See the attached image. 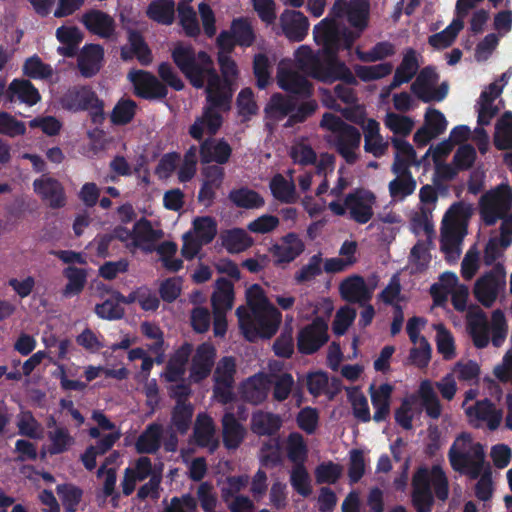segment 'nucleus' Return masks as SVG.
I'll list each match as a JSON object with an SVG mask.
<instances>
[{
	"instance_id": "nucleus-38",
	"label": "nucleus",
	"mask_w": 512,
	"mask_h": 512,
	"mask_svg": "<svg viewBox=\"0 0 512 512\" xmlns=\"http://www.w3.org/2000/svg\"><path fill=\"white\" fill-rule=\"evenodd\" d=\"M149 19L163 25H171L175 17V2L173 0H153L147 7Z\"/></svg>"
},
{
	"instance_id": "nucleus-41",
	"label": "nucleus",
	"mask_w": 512,
	"mask_h": 512,
	"mask_svg": "<svg viewBox=\"0 0 512 512\" xmlns=\"http://www.w3.org/2000/svg\"><path fill=\"white\" fill-rule=\"evenodd\" d=\"M463 27L462 19H454L444 30L429 36L428 43L435 49L447 48L453 44Z\"/></svg>"
},
{
	"instance_id": "nucleus-35",
	"label": "nucleus",
	"mask_w": 512,
	"mask_h": 512,
	"mask_svg": "<svg viewBox=\"0 0 512 512\" xmlns=\"http://www.w3.org/2000/svg\"><path fill=\"white\" fill-rule=\"evenodd\" d=\"M63 276L67 279V284L62 291L64 297L69 298L82 293L87 283L86 269L69 265L63 269Z\"/></svg>"
},
{
	"instance_id": "nucleus-40",
	"label": "nucleus",
	"mask_w": 512,
	"mask_h": 512,
	"mask_svg": "<svg viewBox=\"0 0 512 512\" xmlns=\"http://www.w3.org/2000/svg\"><path fill=\"white\" fill-rule=\"evenodd\" d=\"M419 397L426 415L432 419L441 416L442 406L429 380H423L419 387Z\"/></svg>"
},
{
	"instance_id": "nucleus-20",
	"label": "nucleus",
	"mask_w": 512,
	"mask_h": 512,
	"mask_svg": "<svg viewBox=\"0 0 512 512\" xmlns=\"http://www.w3.org/2000/svg\"><path fill=\"white\" fill-rule=\"evenodd\" d=\"M104 49L99 44H86L81 49L77 58V67L85 78L94 77L102 67Z\"/></svg>"
},
{
	"instance_id": "nucleus-60",
	"label": "nucleus",
	"mask_w": 512,
	"mask_h": 512,
	"mask_svg": "<svg viewBox=\"0 0 512 512\" xmlns=\"http://www.w3.org/2000/svg\"><path fill=\"white\" fill-rule=\"evenodd\" d=\"M348 478L350 484L358 483L365 474V457L361 449H352L349 453Z\"/></svg>"
},
{
	"instance_id": "nucleus-39",
	"label": "nucleus",
	"mask_w": 512,
	"mask_h": 512,
	"mask_svg": "<svg viewBox=\"0 0 512 512\" xmlns=\"http://www.w3.org/2000/svg\"><path fill=\"white\" fill-rule=\"evenodd\" d=\"M286 453L293 465H305L308 459V447L302 434L291 432L288 435Z\"/></svg>"
},
{
	"instance_id": "nucleus-19",
	"label": "nucleus",
	"mask_w": 512,
	"mask_h": 512,
	"mask_svg": "<svg viewBox=\"0 0 512 512\" xmlns=\"http://www.w3.org/2000/svg\"><path fill=\"white\" fill-rule=\"evenodd\" d=\"M199 154L202 164L215 162L216 165L222 166L229 161L232 155V147L224 138L208 137L201 142Z\"/></svg>"
},
{
	"instance_id": "nucleus-5",
	"label": "nucleus",
	"mask_w": 512,
	"mask_h": 512,
	"mask_svg": "<svg viewBox=\"0 0 512 512\" xmlns=\"http://www.w3.org/2000/svg\"><path fill=\"white\" fill-rule=\"evenodd\" d=\"M236 315L244 337L250 342L273 337L282 320L281 312L274 305L253 309L251 313L244 306H240L236 309Z\"/></svg>"
},
{
	"instance_id": "nucleus-16",
	"label": "nucleus",
	"mask_w": 512,
	"mask_h": 512,
	"mask_svg": "<svg viewBox=\"0 0 512 512\" xmlns=\"http://www.w3.org/2000/svg\"><path fill=\"white\" fill-rule=\"evenodd\" d=\"M277 83L279 87L288 92L290 96L298 99H309L313 95V84L296 71L286 70L278 73Z\"/></svg>"
},
{
	"instance_id": "nucleus-51",
	"label": "nucleus",
	"mask_w": 512,
	"mask_h": 512,
	"mask_svg": "<svg viewBox=\"0 0 512 512\" xmlns=\"http://www.w3.org/2000/svg\"><path fill=\"white\" fill-rule=\"evenodd\" d=\"M56 492L64 506L65 512H76L82 499L83 491L72 484H60Z\"/></svg>"
},
{
	"instance_id": "nucleus-54",
	"label": "nucleus",
	"mask_w": 512,
	"mask_h": 512,
	"mask_svg": "<svg viewBox=\"0 0 512 512\" xmlns=\"http://www.w3.org/2000/svg\"><path fill=\"white\" fill-rule=\"evenodd\" d=\"M180 24L188 37H197L200 34V26L194 9L184 3L178 5Z\"/></svg>"
},
{
	"instance_id": "nucleus-18",
	"label": "nucleus",
	"mask_w": 512,
	"mask_h": 512,
	"mask_svg": "<svg viewBox=\"0 0 512 512\" xmlns=\"http://www.w3.org/2000/svg\"><path fill=\"white\" fill-rule=\"evenodd\" d=\"M128 43L129 45L122 46L120 50V57L124 62L131 61L136 57L143 66H148L152 63L153 56L151 49L138 30H128Z\"/></svg>"
},
{
	"instance_id": "nucleus-12",
	"label": "nucleus",
	"mask_w": 512,
	"mask_h": 512,
	"mask_svg": "<svg viewBox=\"0 0 512 512\" xmlns=\"http://www.w3.org/2000/svg\"><path fill=\"white\" fill-rule=\"evenodd\" d=\"M502 191L507 193L509 201L510 188L508 185H500L497 189L486 192L480 198V215L487 226L495 225L497 220L503 217V210L508 207V203H504Z\"/></svg>"
},
{
	"instance_id": "nucleus-2",
	"label": "nucleus",
	"mask_w": 512,
	"mask_h": 512,
	"mask_svg": "<svg viewBox=\"0 0 512 512\" xmlns=\"http://www.w3.org/2000/svg\"><path fill=\"white\" fill-rule=\"evenodd\" d=\"M172 60L189 83L196 89L205 87V92L230 94L233 99V84L239 75L235 60L226 53H217L221 76L206 51L196 50L191 45L177 44L171 53Z\"/></svg>"
},
{
	"instance_id": "nucleus-55",
	"label": "nucleus",
	"mask_w": 512,
	"mask_h": 512,
	"mask_svg": "<svg viewBox=\"0 0 512 512\" xmlns=\"http://www.w3.org/2000/svg\"><path fill=\"white\" fill-rule=\"evenodd\" d=\"M469 333L473 344L478 349H483L489 344V329L484 314L469 323Z\"/></svg>"
},
{
	"instance_id": "nucleus-59",
	"label": "nucleus",
	"mask_w": 512,
	"mask_h": 512,
	"mask_svg": "<svg viewBox=\"0 0 512 512\" xmlns=\"http://www.w3.org/2000/svg\"><path fill=\"white\" fill-rule=\"evenodd\" d=\"M322 255L321 253L313 255L308 263L304 265L299 271H297L294 275V280L297 284H303L309 282L321 275L322 273Z\"/></svg>"
},
{
	"instance_id": "nucleus-56",
	"label": "nucleus",
	"mask_w": 512,
	"mask_h": 512,
	"mask_svg": "<svg viewBox=\"0 0 512 512\" xmlns=\"http://www.w3.org/2000/svg\"><path fill=\"white\" fill-rule=\"evenodd\" d=\"M271 63L266 54L258 53L253 59V73L256 78V85L259 89H265L271 78Z\"/></svg>"
},
{
	"instance_id": "nucleus-23",
	"label": "nucleus",
	"mask_w": 512,
	"mask_h": 512,
	"mask_svg": "<svg viewBox=\"0 0 512 512\" xmlns=\"http://www.w3.org/2000/svg\"><path fill=\"white\" fill-rule=\"evenodd\" d=\"M280 22L283 33L289 40L300 42L308 34V18L300 11L286 10L282 13Z\"/></svg>"
},
{
	"instance_id": "nucleus-10",
	"label": "nucleus",
	"mask_w": 512,
	"mask_h": 512,
	"mask_svg": "<svg viewBox=\"0 0 512 512\" xmlns=\"http://www.w3.org/2000/svg\"><path fill=\"white\" fill-rule=\"evenodd\" d=\"M328 340V323L323 317L317 316L298 332L297 349L303 355H312Z\"/></svg>"
},
{
	"instance_id": "nucleus-14",
	"label": "nucleus",
	"mask_w": 512,
	"mask_h": 512,
	"mask_svg": "<svg viewBox=\"0 0 512 512\" xmlns=\"http://www.w3.org/2000/svg\"><path fill=\"white\" fill-rule=\"evenodd\" d=\"M305 250V243L295 232H289L280 238L279 243H274L269 248L273 258V264L284 267L297 259Z\"/></svg>"
},
{
	"instance_id": "nucleus-9",
	"label": "nucleus",
	"mask_w": 512,
	"mask_h": 512,
	"mask_svg": "<svg viewBox=\"0 0 512 512\" xmlns=\"http://www.w3.org/2000/svg\"><path fill=\"white\" fill-rule=\"evenodd\" d=\"M438 79L439 75L435 68L426 66L420 70L415 81L411 84V92L424 103L441 102L448 95L449 85L447 82H442L435 88Z\"/></svg>"
},
{
	"instance_id": "nucleus-28",
	"label": "nucleus",
	"mask_w": 512,
	"mask_h": 512,
	"mask_svg": "<svg viewBox=\"0 0 512 512\" xmlns=\"http://www.w3.org/2000/svg\"><path fill=\"white\" fill-rule=\"evenodd\" d=\"M369 392L371 403L375 410L373 420L378 423L385 421L390 414L393 386L389 383H383L378 388H375L372 384Z\"/></svg>"
},
{
	"instance_id": "nucleus-58",
	"label": "nucleus",
	"mask_w": 512,
	"mask_h": 512,
	"mask_svg": "<svg viewBox=\"0 0 512 512\" xmlns=\"http://www.w3.org/2000/svg\"><path fill=\"white\" fill-rule=\"evenodd\" d=\"M19 434L31 439L42 438L43 430L40 423L30 411L23 412L17 422Z\"/></svg>"
},
{
	"instance_id": "nucleus-45",
	"label": "nucleus",
	"mask_w": 512,
	"mask_h": 512,
	"mask_svg": "<svg viewBox=\"0 0 512 512\" xmlns=\"http://www.w3.org/2000/svg\"><path fill=\"white\" fill-rule=\"evenodd\" d=\"M241 393L245 401L258 405L267 398V386L261 379L252 377L243 384Z\"/></svg>"
},
{
	"instance_id": "nucleus-17",
	"label": "nucleus",
	"mask_w": 512,
	"mask_h": 512,
	"mask_svg": "<svg viewBox=\"0 0 512 512\" xmlns=\"http://www.w3.org/2000/svg\"><path fill=\"white\" fill-rule=\"evenodd\" d=\"M215 358L216 349L212 344L205 342L197 347L190 368L193 382L200 383L211 374Z\"/></svg>"
},
{
	"instance_id": "nucleus-1",
	"label": "nucleus",
	"mask_w": 512,
	"mask_h": 512,
	"mask_svg": "<svg viewBox=\"0 0 512 512\" xmlns=\"http://www.w3.org/2000/svg\"><path fill=\"white\" fill-rule=\"evenodd\" d=\"M370 3L368 0H349L346 5L348 23L351 30L335 19L324 18L313 29L314 40L321 49L314 53L302 46L297 51V61L301 70L312 78L331 84L337 80L356 84L357 79L347 65L338 59L340 50H349L368 26Z\"/></svg>"
},
{
	"instance_id": "nucleus-22",
	"label": "nucleus",
	"mask_w": 512,
	"mask_h": 512,
	"mask_svg": "<svg viewBox=\"0 0 512 512\" xmlns=\"http://www.w3.org/2000/svg\"><path fill=\"white\" fill-rule=\"evenodd\" d=\"M81 22L89 32L101 38H110L115 31L114 19L109 14L98 9L86 11L82 15Z\"/></svg>"
},
{
	"instance_id": "nucleus-32",
	"label": "nucleus",
	"mask_w": 512,
	"mask_h": 512,
	"mask_svg": "<svg viewBox=\"0 0 512 512\" xmlns=\"http://www.w3.org/2000/svg\"><path fill=\"white\" fill-rule=\"evenodd\" d=\"M269 188L273 197L281 203H296L299 196L296 186L292 180H287L282 174H276L269 183Z\"/></svg>"
},
{
	"instance_id": "nucleus-13",
	"label": "nucleus",
	"mask_w": 512,
	"mask_h": 512,
	"mask_svg": "<svg viewBox=\"0 0 512 512\" xmlns=\"http://www.w3.org/2000/svg\"><path fill=\"white\" fill-rule=\"evenodd\" d=\"M134 86V93L145 100H161L167 97L168 88L154 74L137 70L129 74Z\"/></svg>"
},
{
	"instance_id": "nucleus-46",
	"label": "nucleus",
	"mask_w": 512,
	"mask_h": 512,
	"mask_svg": "<svg viewBox=\"0 0 512 512\" xmlns=\"http://www.w3.org/2000/svg\"><path fill=\"white\" fill-rule=\"evenodd\" d=\"M347 395L352 406L354 417L361 422H369L371 420V414L366 396L358 387L347 390Z\"/></svg>"
},
{
	"instance_id": "nucleus-25",
	"label": "nucleus",
	"mask_w": 512,
	"mask_h": 512,
	"mask_svg": "<svg viewBox=\"0 0 512 512\" xmlns=\"http://www.w3.org/2000/svg\"><path fill=\"white\" fill-rule=\"evenodd\" d=\"M193 436L195 443L202 448H208L210 453L216 451L219 441L215 439V426L212 418L200 413L197 415Z\"/></svg>"
},
{
	"instance_id": "nucleus-27",
	"label": "nucleus",
	"mask_w": 512,
	"mask_h": 512,
	"mask_svg": "<svg viewBox=\"0 0 512 512\" xmlns=\"http://www.w3.org/2000/svg\"><path fill=\"white\" fill-rule=\"evenodd\" d=\"M19 100L28 106L37 104L40 99L38 89L27 79H13L6 90V101Z\"/></svg>"
},
{
	"instance_id": "nucleus-34",
	"label": "nucleus",
	"mask_w": 512,
	"mask_h": 512,
	"mask_svg": "<svg viewBox=\"0 0 512 512\" xmlns=\"http://www.w3.org/2000/svg\"><path fill=\"white\" fill-rule=\"evenodd\" d=\"M228 199L237 208L243 209H259L265 204L264 198L257 191L245 186L232 189Z\"/></svg>"
},
{
	"instance_id": "nucleus-36",
	"label": "nucleus",
	"mask_w": 512,
	"mask_h": 512,
	"mask_svg": "<svg viewBox=\"0 0 512 512\" xmlns=\"http://www.w3.org/2000/svg\"><path fill=\"white\" fill-rule=\"evenodd\" d=\"M493 143L500 151L512 149V111H505L497 120Z\"/></svg>"
},
{
	"instance_id": "nucleus-6",
	"label": "nucleus",
	"mask_w": 512,
	"mask_h": 512,
	"mask_svg": "<svg viewBox=\"0 0 512 512\" xmlns=\"http://www.w3.org/2000/svg\"><path fill=\"white\" fill-rule=\"evenodd\" d=\"M205 93L206 104L202 109V114L196 117L188 131L189 135L197 141L203 139L204 131H206L210 137L216 135L223 125L224 119L222 113L229 112L232 107L230 94Z\"/></svg>"
},
{
	"instance_id": "nucleus-29",
	"label": "nucleus",
	"mask_w": 512,
	"mask_h": 512,
	"mask_svg": "<svg viewBox=\"0 0 512 512\" xmlns=\"http://www.w3.org/2000/svg\"><path fill=\"white\" fill-rule=\"evenodd\" d=\"M467 414L470 417L486 422L488 428L492 431L499 427L503 417L502 410L497 409L495 404L487 398L479 400L469 407Z\"/></svg>"
},
{
	"instance_id": "nucleus-8",
	"label": "nucleus",
	"mask_w": 512,
	"mask_h": 512,
	"mask_svg": "<svg viewBox=\"0 0 512 512\" xmlns=\"http://www.w3.org/2000/svg\"><path fill=\"white\" fill-rule=\"evenodd\" d=\"M376 196L370 190L356 188L344 198V203L332 201L328 204L329 210L336 216H344L349 211V217L358 224L368 223L373 215V206Z\"/></svg>"
},
{
	"instance_id": "nucleus-62",
	"label": "nucleus",
	"mask_w": 512,
	"mask_h": 512,
	"mask_svg": "<svg viewBox=\"0 0 512 512\" xmlns=\"http://www.w3.org/2000/svg\"><path fill=\"white\" fill-rule=\"evenodd\" d=\"M342 467L332 461L323 462L315 469L316 481L319 484H335L341 477Z\"/></svg>"
},
{
	"instance_id": "nucleus-47",
	"label": "nucleus",
	"mask_w": 512,
	"mask_h": 512,
	"mask_svg": "<svg viewBox=\"0 0 512 512\" xmlns=\"http://www.w3.org/2000/svg\"><path fill=\"white\" fill-rule=\"evenodd\" d=\"M223 244L230 253H239L251 247L253 240L243 229L235 228L227 232Z\"/></svg>"
},
{
	"instance_id": "nucleus-42",
	"label": "nucleus",
	"mask_w": 512,
	"mask_h": 512,
	"mask_svg": "<svg viewBox=\"0 0 512 512\" xmlns=\"http://www.w3.org/2000/svg\"><path fill=\"white\" fill-rule=\"evenodd\" d=\"M136 109L137 104L134 100L121 98L114 106L110 120L117 126L127 125L133 120Z\"/></svg>"
},
{
	"instance_id": "nucleus-11",
	"label": "nucleus",
	"mask_w": 512,
	"mask_h": 512,
	"mask_svg": "<svg viewBox=\"0 0 512 512\" xmlns=\"http://www.w3.org/2000/svg\"><path fill=\"white\" fill-rule=\"evenodd\" d=\"M505 275L504 266L497 263L476 281L474 296L484 307L489 308L494 304L500 289L505 285Z\"/></svg>"
},
{
	"instance_id": "nucleus-30",
	"label": "nucleus",
	"mask_w": 512,
	"mask_h": 512,
	"mask_svg": "<svg viewBox=\"0 0 512 512\" xmlns=\"http://www.w3.org/2000/svg\"><path fill=\"white\" fill-rule=\"evenodd\" d=\"M163 427L159 423H150L138 436L135 449L139 454H155L161 447Z\"/></svg>"
},
{
	"instance_id": "nucleus-52",
	"label": "nucleus",
	"mask_w": 512,
	"mask_h": 512,
	"mask_svg": "<svg viewBox=\"0 0 512 512\" xmlns=\"http://www.w3.org/2000/svg\"><path fill=\"white\" fill-rule=\"evenodd\" d=\"M290 483L293 489L303 497H308L312 493L311 480L305 465H293Z\"/></svg>"
},
{
	"instance_id": "nucleus-48",
	"label": "nucleus",
	"mask_w": 512,
	"mask_h": 512,
	"mask_svg": "<svg viewBox=\"0 0 512 512\" xmlns=\"http://www.w3.org/2000/svg\"><path fill=\"white\" fill-rule=\"evenodd\" d=\"M236 43L241 47H250L255 42V33L250 22L245 18H237L232 21L231 29Z\"/></svg>"
},
{
	"instance_id": "nucleus-3",
	"label": "nucleus",
	"mask_w": 512,
	"mask_h": 512,
	"mask_svg": "<svg viewBox=\"0 0 512 512\" xmlns=\"http://www.w3.org/2000/svg\"><path fill=\"white\" fill-rule=\"evenodd\" d=\"M448 458L454 471L470 479H478L475 495L479 500L487 501L492 497V472L489 464L485 466V451L481 443L473 442L469 433H462L450 447Z\"/></svg>"
},
{
	"instance_id": "nucleus-26",
	"label": "nucleus",
	"mask_w": 512,
	"mask_h": 512,
	"mask_svg": "<svg viewBox=\"0 0 512 512\" xmlns=\"http://www.w3.org/2000/svg\"><path fill=\"white\" fill-rule=\"evenodd\" d=\"M192 350V345L185 342L171 355L164 372L167 382H178L183 379Z\"/></svg>"
},
{
	"instance_id": "nucleus-49",
	"label": "nucleus",
	"mask_w": 512,
	"mask_h": 512,
	"mask_svg": "<svg viewBox=\"0 0 512 512\" xmlns=\"http://www.w3.org/2000/svg\"><path fill=\"white\" fill-rule=\"evenodd\" d=\"M356 76L364 81L370 82L382 79L391 74L393 65L390 62L380 63L372 66L356 65L354 67Z\"/></svg>"
},
{
	"instance_id": "nucleus-31",
	"label": "nucleus",
	"mask_w": 512,
	"mask_h": 512,
	"mask_svg": "<svg viewBox=\"0 0 512 512\" xmlns=\"http://www.w3.org/2000/svg\"><path fill=\"white\" fill-rule=\"evenodd\" d=\"M233 301V283L226 278H219L216 282V290L211 296L213 312L227 313V311L232 309Z\"/></svg>"
},
{
	"instance_id": "nucleus-61",
	"label": "nucleus",
	"mask_w": 512,
	"mask_h": 512,
	"mask_svg": "<svg viewBox=\"0 0 512 512\" xmlns=\"http://www.w3.org/2000/svg\"><path fill=\"white\" fill-rule=\"evenodd\" d=\"M194 230L202 244L210 243L217 234V223L210 217H198L193 222Z\"/></svg>"
},
{
	"instance_id": "nucleus-44",
	"label": "nucleus",
	"mask_w": 512,
	"mask_h": 512,
	"mask_svg": "<svg viewBox=\"0 0 512 512\" xmlns=\"http://www.w3.org/2000/svg\"><path fill=\"white\" fill-rule=\"evenodd\" d=\"M22 70L25 76L36 80L48 79L53 75L52 66L44 63L38 55L27 58Z\"/></svg>"
},
{
	"instance_id": "nucleus-57",
	"label": "nucleus",
	"mask_w": 512,
	"mask_h": 512,
	"mask_svg": "<svg viewBox=\"0 0 512 512\" xmlns=\"http://www.w3.org/2000/svg\"><path fill=\"white\" fill-rule=\"evenodd\" d=\"M296 98L275 93L271 96L268 109L278 114L279 118L290 116L296 109Z\"/></svg>"
},
{
	"instance_id": "nucleus-33",
	"label": "nucleus",
	"mask_w": 512,
	"mask_h": 512,
	"mask_svg": "<svg viewBox=\"0 0 512 512\" xmlns=\"http://www.w3.org/2000/svg\"><path fill=\"white\" fill-rule=\"evenodd\" d=\"M251 426L260 436H272L280 430L282 419L278 414L258 411L252 415Z\"/></svg>"
},
{
	"instance_id": "nucleus-63",
	"label": "nucleus",
	"mask_w": 512,
	"mask_h": 512,
	"mask_svg": "<svg viewBox=\"0 0 512 512\" xmlns=\"http://www.w3.org/2000/svg\"><path fill=\"white\" fill-rule=\"evenodd\" d=\"M95 313L102 319L118 320L124 316L125 310L120 305V302L114 298L113 293L111 298L106 299L103 303L95 306Z\"/></svg>"
},
{
	"instance_id": "nucleus-53",
	"label": "nucleus",
	"mask_w": 512,
	"mask_h": 512,
	"mask_svg": "<svg viewBox=\"0 0 512 512\" xmlns=\"http://www.w3.org/2000/svg\"><path fill=\"white\" fill-rule=\"evenodd\" d=\"M419 69V62L417 58L416 50L413 48L406 49L401 63L395 70V73L400 79H403L406 83L410 82L416 75Z\"/></svg>"
},
{
	"instance_id": "nucleus-43",
	"label": "nucleus",
	"mask_w": 512,
	"mask_h": 512,
	"mask_svg": "<svg viewBox=\"0 0 512 512\" xmlns=\"http://www.w3.org/2000/svg\"><path fill=\"white\" fill-rule=\"evenodd\" d=\"M48 439L50 441L48 448L50 455L62 454L74 444V438L66 427H57L54 431H49Z\"/></svg>"
},
{
	"instance_id": "nucleus-7",
	"label": "nucleus",
	"mask_w": 512,
	"mask_h": 512,
	"mask_svg": "<svg viewBox=\"0 0 512 512\" xmlns=\"http://www.w3.org/2000/svg\"><path fill=\"white\" fill-rule=\"evenodd\" d=\"M61 107L70 112L88 111L91 121L101 125L105 120L104 101L89 85L69 87L60 97Z\"/></svg>"
},
{
	"instance_id": "nucleus-24",
	"label": "nucleus",
	"mask_w": 512,
	"mask_h": 512,
	"mask_svg": "<svg viewBox=\"0 0 512 512\" xmlns=\"http://www.w3.org/2000/svg\"><path fill=\"white\" fill-rule=\"evenodd\" d=\"M222 440L227 450H236L244 441L247 431L233 412H226L221 420Z\"/></svg>"
},
{
	"instance_id": "nucleus-15",
	"label": "nucleus",
	"mask_w": 512,
	"mask_h": 512,
	"mask_svg": "<svg viewBox=\"0 0 512 512\" xmlns=\"http://www.w3.org/2000/svg\"><path fill=\"white\" fill-rule=\"evenodd\" d=\"M33 188L37 195L53 209L65 206L66 197L62 184L55 178L46 175L35 179Z\"/></svg>"
},
{
	"instance_id": "nucleus-50",
	"label": "nucleus",
	"mask_w": 512,
	"mask_h": 512,
	"mask_svg": "<svg viewBox=\"0 0 512 512\" xmlns=\"http://www.w3.org/2000/svg\"><path fill=\"white\" fill-rule=\"evenodd\" d=\"M395 54V46L389 41L376 43L369 51L356 49L357 58L363 62H376Z\"/></svg>"
},
{
	"instance_id": "nucleus-37",
	"label": "nucleus",
	"mask_w": 512,
	"mask_h": 512,
	"mask_svg": "<svg viewBox=\"0 0 512 512\" xmlns=\"http://www.w3.org/2000/svg\"><path fill=\"white\" fill-rule=\"evenodd\" d=\"M194 415V406L190 402H176L171 411V425L181 435L189 431Z\"/></svg>"
},
{
	"instance_id": "nucleus-21",
	"label": "nucleus",
	"mask_w": 512,
	"mask_h": 512,
	"mask_svg": "<svg viewBox=\"0 0 512 512\" xmlns=\"http://www.w3.org/2000/svg\"><path fill=\"white\" fill-rule=\"evenodd\" d=\"M341 297L349 303L362 306L372 298V291L362 276L352 275L344 279L339 286Z\"/></svg>"
},
{
	"instance_id": "nucleus-64",
	"label": "nucleus",
	"mask_w": 512,
	"mask_h": 512,
	"mask_svg": "<svg viewBox=\"0 0 512 512\" xmlns=\"http://www.w3.org/2000/svg\"><path fill=\"white\" fill-rule=\"evenodd\" d=\"M477 158L476 149L471 144H463L458 147L454 153L452 164L455 165L458 170L465 171L469 170L475 163Z\"/></svg>"
},
{
	"instance_id": "nucleus-4",
	"label": "nucleus",
	"mask_w": 512,
	"mask_h": 512,
	"mask_svg": "<svg viewBox=\"0 0 512 512\" xmlns=\"http://www.w3.org/2000/svg\"><path fill=\"white\" fill-rule=\"evenodd\" d=\"M320 127L332 133L329 143L349 165L357 162V150L361 144V133L355 126L346 123L336 114L326 112L320 121Z\"/></svg>"
}]
</instances>
